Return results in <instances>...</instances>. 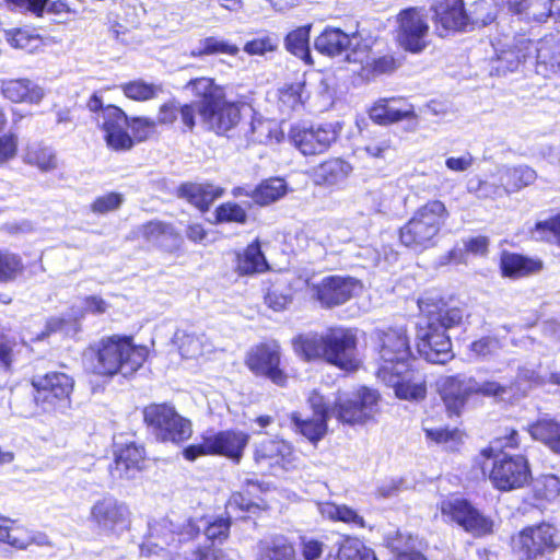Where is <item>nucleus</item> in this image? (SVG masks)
Masks as SVG:
<instances>
[{"label":"nucleus","mask_w":560,"mask_h":560,"mask_svg":"<svg viewBox=\"0 0 560 560\" xmlns=\"http://www.w3.org/2000/svg\"><path fill=\"white\" fill-rule=\"evenodd\" d=\"M179 103L168 101L159 106L158 119L149 116L128 115L120 106L103 104L98 92L86 100V108L97 114V126L106 147L114 152H129L137 144L149 141L156 133V126H172L178 119Z\"/></svg>","instance_id":"f257e3e1"},{"label":"nucleus","mask_w":560,"mask_h":560,"mask_svg":"<svg viewBox=\"0 0 560 560\" xmlns=\"http://www.w3.org/2000/svg\"><path fill=\"white\" fill-rule=\"evenodd\" d=\"M189 90L197 103L179 104L178 118L183 132H191L197 125V114L218 135H226L241 122L242 103L229 101L224 86L213 78L190 79L184 86Z\"/></svg>","instance_id":"f03ea898"},{"label":"nucleus","mask_w":560,"mask_h":560,"mask_svg":"<svg viewBox=\"0 0 560 560\" xmlns=\"http://www.w3.org/2000/svg\"><path fill=\"white\" fill-rule=\"evenodd\" d=\"M358 331L343 325L328 326L323 334H299L291 340L296 355L305 362L324 361L341 371L353 372L360 365Z\"/></svg>","instance_id":"7ed1b4c3"},{"label":"nucleus","mask_w":560,"mask_h":560,"mask_svg":"<svg viewBox=\"0 0 560 560\" xmlns=\"http://www.w3.org/2000/svg\"><path fill=\"white\" fill-rule=\"evenodd\" d=\"M459 307H448L441 302L420 306L419 322L416 325V348L428 362L445 364L454 358L452 340L447 329L462 323Z\"/></svg>","instance_id":"20e7f679"},{"label":"nucleus","mask_w":560,"mask_h":560,"mask_svg":"<svg viewBox=\"0 0 560 560\" xmlns=\"http://www.w3.org/2000/svg\"><path fill=\"white\" fill-rule=\"evenodd\" d=\"M92 373L102 378L133 376L149 358V349L136 343L133 336L112 334L88 347Z\"/></svg>","instance_id":"39448f33"},{"label":"nucleus","mask_w":560,"mask_h":560,"mask_svg":"<svg viewBox=\"0 0 560 560\" xmlns=\"http://www.w3.org/2000/svg\"><path fill=\"white\" fill-rule=\"evenodd\" d=\"M450 217L451 212L444 201L427 200L398 228L399 245L417 254L435 248L446 233Z\"/></svg>","instance_id":"423d86ee"},{"label":"nucleus","mask_w":560,"mask_h":560,"mask_svg":"<svg viewBox=\"0 0 560 560\" xmlns=\"http://www.w3.org/2000/svg\"><path fill=\"white\" fill-rule=\"evenodd\" d=\"M142 424L159 444L179 446L192 435V422L172 401H152L141 408Z\"/></svg>","instance_id":"0eeeda50"},{"label":"nucleus","mask_w":560,"mask_h":560,"mask_svg":"<svg viewBox=\"0 0 560 560\" xmlns=\"http://www.w3.org/2000/svg\"><path fill=\"white\" fill-rule=\"evenodd\" d=\"M378 366L376 376L380 380H392L399 374V368L410 371L416 361L412 352L408 329L405 326H388L374 331Z\"/></svg>","instance_id":"6e6552de"},{"label":"nucleus","mask_w":560,"mask_h":560,"mask_svg":"<svg viewBox=\"0 0 560 560\" xmlns=\"http://www.w3.org/2000/svg\"><path fill=\"white\" fill-rule=\"evenodd\" d=\"M511 545L518 560H560V523L526 525L512 537Z\"/></svg>","instance_id":"1a4fd4ad"},{"label":"nucleus","mask_w":560,"mask_h":560,"mask_svg":"<svg viewBox=\"0 0 560 560\" xmlns=\"http://www.w3.org/2000/svg\"><path fill=\"white\" fill-rule=\"evenodd\" d=\"M249 441L250 434L236 428L209 431L201 434L199 443L186 446L183 456L189 462L203 456H219L240 465Z\"/></svg>","instance_id":"9d476101"},{"label":"nucleus","mask_w":560,"mask_h":560,"mask_svg":"<svg viewBox=\"0 0 560 560\" xmlns=\"http://www.w3.org/2000/svg\"><path fill=\"white\" fill-rule=\"evenodd\" d=\"M32 401L44 413L66 409L71 405L74 378L61 371H48L30 381Z\"/></svg>","instance_id":"9b49d317"},{"label":"nucleus","mask_w":560,"mask_h":560,"mask_svg":"<svg viewBox=\"0 0 560 560\" xmlns=\"http://www.w3.org/2000/svg\"><path fill=\"white\" fill-rule=\"evenodd\" d=\"M244 365L255 377L281 388L287 387L294 376L283 363V350L277 340L252 346L244 355Z\"/></svg>","instance_id":"f8f14e48"},{"label":"nucleus","mask_w":560,"mask_h":560,"mask_svg":"<svg viewBox=\"0 0 560 560\" xmlns=\"http://www.w3.org/2000/svg\"><path fill=\"white\" fill-rule=\"evenodd\" d=\"M439 511L443 522L462 528L475 538L490 536L494 532L493 520L467 498H445L439 503Z\"/></svg>","instance_id":"ddd939ff"},{"label":"nucleus","mask_w":560,"mask_h":560,"mask_svg":"<svg viewBox=\"0 0 560 560\" xmlns=\"http://www.w3.org/2000/svg\"><path fill=\"white\" fill-rule=\"evenodd\" d=\"M485 458L491 460L488 479L500 492L522 489L532 480L529 459L523 453Z\"/></svg>","instance_id":"4468645a"},{"label":"nucleus","mask_w":560,"mask_h":560,"mask_svg":"<svg viewBox=\"0 0 560 560\" xmlns=\"http://www.w3.org/2000/svg\"><path fill=\"white\" fill-rule=\"evenodd\" d=\"M430 25L423 9L409 7L397 14L395 42L404 51L418 55L430 45Z\"/></svg>","instance_id":"2eb2a0df"},{"label":"nucleus","mask_w":560,"mask_h":560,"mask_svg":"<svg viewBox=\"0 0 560 560\" xmlns=\"http://www.w3.org/2000/svg\"><path fill=\"white\" fill-rule=\"evenodd\" d=\"M378 398L376 390L361 386L349 395H338L329 407V417L342 424H364L372 419Z\"/></svg>","instance_id":"dca6fc26"},{"label":"nucleus","mask_w":560,"mask_h":560,"mask_svg":"<svg viewBox=\"0 0 560 560\" xmlns=\"http://www.w3.org/2000/svg\"><path fill=\"white\" fill-rule=\"evenodd\" d=\"M131 515L125 502L105 495L92 504L89 521L100 533L117 536L130 529Z\"/></svg>","instance_id":"f3484780"},{"label":"nucleus","mask_w":560,"mask_h":560,"mask_svg":"<svg viewBox=\"0 0 560 560\" xmlns=\"http://www.w3.org/2000/svg\"><path fill=\"white\" fill-rule=\"evenodd\" d=\"M361 288V281L354 277L330 275L314 283L311 290L322 308L332 310L351 301Z\"/></svg>","instance_id":"a211bd4d"},{"label":"nucleus","mask_w":560,"mask_h":560,"mask_svg":"<svg viewBox=\"0 0 560 560\" xmlns=\"http://www.w3.org/2000/svg\"><path fill=\"white\" fill-rule=\"evenodd\" d=\"M338 138L330 124L295 125L289 130V140L304 156L326 153Z\"/></svg>","instance_id":"6ab92c4d"},{"label":"nucleus","mask_w":560,"mask_h":560,"mask_svg":"<svg viewBox=\"0 0 560 560\" xmlns=\"http://www.w3.org/2000/svg\"><path fill=\"white\" fill-rule=\"evenodd\" d=\"M310 405L313 417L304 418L299 411H293L289 416L290 422L294 427V431L305 438L311 444L316 446L328 431L329 406L324 401L323 397L316 395L310 398Z\"/></svg>","instance_id":"aec40b11"},{"label":"nucleus","mask_w":560,"mask_h":560,"mask_svg":"<svg viewBox=\"0 0 560 560\" xmlns=\"http://www.w3.org/2000/svg\"><path fill=\"white\" fill-rule=\"evenodd\" d=\"M431 11L434 31L439 37L462 32L469 23L464 0H435Z\"/></svg>","instance_id":"412c9836"},{"label":"nucleus","mask_w":560,"mask_h":560,"mask_svg":"<svg viewBox=\"0 0 560 560\" xmlns=\"http://www.w3.org/2000/svg\"><path fill=\"white\" fill-rule=\"evenodd\" d=\"M252 457L258 467H281L285 470L294 468L296 462L292 444L278 438L265 439L256 443L253 446Z\"/></svg>","instance_id":"4be33fe9"},{"label":"nucleus","mask_w":560,"mask_h":560,"mask_svg":"<svg viewBox=\"0 0 560 560\" xmlns=\"http://www.w3.org/2000/svg\"><path fill=\"white\" fill-rule=\"evenodd\" d=\"M113 463L109 471L117 479H132L141 472L148 462L145 446L142 443L130 441L118 445L114 450Z\"/></svg>","instance_id":"5701e85b"},{"label":"nucleus","mask_w":560,"mask_h":560,"mask_svg":"<svg viewBox=\"0 0 560 560\" xmlns=\"http://www.w3.org/2000/svg\"><path fill=\"white\" fill-rule=\"evenodd\" d=\"M436 392L450 418L459 417L474 395L472 386H469L459 374L440 378L436 383Z\"/></svg>","instance_id":"b1692460"},{"label":"nucleus","mask_w":560,"mask_h":560,"mask_svg":"<svg viewBox=\"0 0 560 560\" xmlns=\"http://www.w3.org/2000/svg\"><path fill=\"white\" fill-rule=\"evenodd\" d=\"M233 269L238 277H254L271 271V265L262 250L259 237L233 253Z\"/></svg>","instance_id":"393cba45"},{"label":"nucleus","mask_w":560,"mask_h":560,"mask_svg":"<svg viewBox=\"0 0 560 560\" xmlns=\"http://www.w3.org/2000/svg\"><path fill=\"white\" fill-rule=\"evenodd\" d=\"M266 495L267 488L261 482L246 480L238 490L231 493L228 504L236 511L258 516L270 510Z\"/></svg>","instance_id":"a878e982"},{"label":"nucleus","mask_w":560,"mask_h":560,"mask_svg":"<svg viewBox=\"0 0 560 560\" xmlns=\"http://www.w3.org/2000/svg\"><path fill=\"white\" fill-rule=\"evenodd\" d=\"M369 118L376 125L389 126L416 118L415 108L400 97H384L373 103L368 110Z\"/></svg>","instance_id":"bb28decb"},{"label":"nucleus","mask_w":560,"mask_h":560,"mask_svg":"<svg viewBox=\"0 0 560 560\" xmlns=\"http://www.w3.org/2000/svg\"><path fill=\"white\" fill-rule=\"evenodd\" d=\"M0 95L13 104H38L44 98V90L28 78L0 80Z\"/></svg>","instance_id":"cd10ccee"},{"label":"nucleus","mask_w":560,"mask_h":560,"mask_svg":"<svg viewBox=\"0 0 560 560\" xmlns=\"http://www.w3.org/2000/svg\"><path fill=\"white\" fill-rule=\"evenodd\" d=\"M223 195L224 189L211 183L184 182L176 188V196L201 213L208 212L212 203Z\"/></svg>","instance_id":"c85d7f7f"},{"label":"nucleus","mask_w":560,"mask_h":560,"mask_svg":"<svg viewBox=\"0 0 560 560\" xmlns=\"http://www.w3.org/2000/svg\"><path fill=\"white\" fill-rule=\"evenodd\" d=\"M499 269L504 278L521 279L539 273L544 269V262L538 257L502 250L500 253Z\"/></svg>","instance_id":"c756f323"},{"label":"nucleus","mask_w":560,"mask_h":560,"mask_svg":"<svg viewBox=\"0 0 560 560\" xmlns=\"http://www.w3.org/2000/svg\"><path fill=\"white\" fill-rule=\"evenodd\" d=\"M130 240H140L159 248L163 247L165 240H172L178 243L176 248H179L182 235L171 222L152 219L135 228Z\"/></svg>","instance_id":"7c9ffc66"},{"label":"nucleus","mask_w":560,"mask_h":560,"mask_svg":"<svg viewBox=\"0 0 560 560\" xmlns=\"http://www.w3.org/2000/svg\"><path fill=\"white\" fill-rule=\"evenodd\" d=\"M394 387L395 395L405 400H422L428 388L423 376L410 364V371L399 368V374L392 380H382Z\"/></svg>","instance_id":"2f4dec72"},{"label":"nucleus","mask_w":560,"mask_h":560,"mask_svg":"<svg viewBox=\"0 0 560 560\" xmlns=\"http://www.w3.org/2000/svg\"><path fill=\"white\" fill-rule=\"evenodd\" d=\"M42 542L27 527L19 521L0 513V546H8L14 550H26L32 545Z\"/></svg>","instance_id":"473e14b6"},{"label":"nucleus","mask_w":560,"mask_h":560,"mask_svg":"<svg viewBox=\"0 0 560 560\" xmlns=\"http://www.w3.org/2000/svg\"><path fill=\"white\" fill-rule=\"evenodd\" d=\"M312 27V23L300 25L289 31L283 38L285 50L291 56L300 59L306 66L314 65V59L311 52Z\"/></svg>","instance_id":"72a5a7b5"},{"label":"nucleus","mask_w":560,"mask_h":560,"mask_svg":"<svg viewBox=\"0 0 560 560\" xmlns=\"http://www.w3.org/2000/svg\"><path fill=\"white\" fill-rule=\"evenodd\" d=\"M351 46L349 34L339 27L326 26L314 39L315 49L327 57H337Z\"/></svg>","instance_id":"f704fd0d"},{"label":"nucleus","mask_w":560,"mask_h":560,"mask_svg":"<svg viewBox=\"0 0 560 560\" xmlns=\"http://www.w3.org/2000/svg\"><path fill=\"white\" fill-rule=\"evenodd\" d=\"M352 172L351 164L341 158H329L315 170V184L319 186H335L343 182Z\"/></svg>","instance_id":"c9c22d12"},{"label":"nucleus","mask_w":560,"mask_h":560,"mask_svg":"<svg viewBox=\"0 0 560 560\" xmlns=\"http://www.w3.org/2000/svg\"><path fill=\"white\" fill-rule=\"evenodd\" d=\"M294 545L284 536L276 535L257 542L256 560H295Z\"/></svg>","instance_id":"e433bc0d"},{"label":"nucleus","mask_w":560,"mask_h":560,"mask_svg":"<svg viewBox=\"0 0 560 560\" xmlns=\"http://www.w3.org/2000/svg\"><path fill=\"white\" fill-rule=\"evenodd\" d=\"M528 432L534 440L560 455V421L552 418L537 419L528 427Z\"/></svg>","instance_id":"4c0bfd02"},{"label":"nucleus","mask_w":560,"mask_h":560,"mask_svg":"<svg viewBox=\"0 0 560 560\" xmlns=\"http://www.w3.org/2000/svg\"><path fill=\"white\" fill-rule=\"evenodd\" d=\"M522 438L520 431L514 427H504L502 432L494 436L489 444L481 448L482 457H494L512 455L510 452L521 447Z\"/></svg>","instance_id":"58836bf2"},{"label":"nucleus","mask_w":560,"mask_h":560,"mask_svg":"<svg viewBox=\"0 0 560 560\" xmlns=\"http://www.w3.org/2000/svg\"><path fill=\"white\" fill-rule=\"evenodd\" d=\"M532 497L537 506L560 503V478L556 475H541L532 486Z\"/></svg>","instance_id":"ea45409f"},{"label":"nucleus","mask_w":560,"mask_h":560,"mask_svg":"<svg viewBox=\"0 0 560 560\" xmlns=\"http://www.w3.org/2000/svg\"><path fill=\"white\" fill-rule=\"evenodd\" d=\"M537 69L545 77L560 72V37L546 38L537 48Z\"/></svg>","instance_id":"a19ab883"},{"label":"nucleus","mask_w":560,"mask_h":560,"mask_svg":"<svg viewBox=\"0 0 560 560\" xmlns=\"http://www.w3.org/2000/svg\"><path fill=\"white\" fill-rule=\"evenodd\" d=\"M23 162L42 173L52 172L58 167L56 153L51 148L42 143L28 144L23 155Z\"/></svg>","instance_id":"79ce46f5"},{"label":"nucleus","mask_w":560,"mask_h":560,"mask_svg":"<svg viewBox=\"0 0 560 560\" xmlns=\"http://www.w3.org/2000/svg\"><path fill=\"white\" fill-rule=\"evenodd\" d=\"M287 191L288 186L283 178L269 177L262 179L254 188V205L259 207L269 206L282 198Z\"/></svg>","instance_id":"37998d69"},{"label":"nucleus","mask_w":560,"mask_h":560,"mask_svg":"<svg viewBox=\"0 0 560 560\" xmlns=\"http://www.w3.org/2000/svg\"><path fill=\"white\" fill-rule=\"evenodd\" d=\"M238 52L240 48L236 44L217 36H208L200 40V45L197 49L190 51V56L194 58H202L205 56L213 55H228L235 57Z\"/></svg>","instance_id":"c03bdc74"},{"label":"nucleus","mask_w":560,"mask_h":560,"mask_svg":"<svg viewBox=\"0 0 560 560\" xmlns=\"http://www.w3.org/2000/svg\"><path fill=\"white\" fill-rule=\"evenodd\" d=\"M249 221V215L245 207L236 201H224L218 205L213 212L214 224H237L245 225Z\"/></svg>","instance_id":"a18cd8bd"},{"label":"nucleus","mask_w":560,"mask_h":560,"mask_svg":"<svg viewBox=\"0 0 560 560\" xmlns=\"http://www.w3.org/2000/svg\"><path fill=\"white\" fill-rule=\"evenodd\" d=\"M323 515L331 522H341L357 528L365 527V520L347 504L327 502L322 510Z\"/></svg>","instance_id":"49530a36"},{"label":"nucleus","mask_w":560,"mask_h":560,"mask_svg":"<svg viewBox=\"0 0 560 560\" xmlns=\"http://www.w3.org/2000/svg\"><path fill=\"white\" fill-rule=\"evenodd\" d=\"M124 96L135 102H148L154 100L162 91L160 85L135 79L119 85Z\"/></svg>","instance_id":"de8ad7c7"},{"label":"nucleus","mask_w":560,"mask_h":560,"mask_svg":"<svg viewBox=\"0 0 560 560\" xmlns=\"http://www.w3.org/2000/svg\"><path fill=\"white\" fill-rule=\"evenodd\" d=\"M278 98L284 109L298 110L302 108L308 98V95L305 92V83L291 82L284 84V86L279 90Z\"/></svg>","instance_id":"09e8293b"},{"label":"nucleus","mask_w":560,"mask_h":560,"mask_svg":"<svg viewBox=\"0 0 560 560\" xmlns=\"http://www.w3.org/2000/svg\"><path fill=\"white\" fill-rule=\"evenodd\" d=\"M21 351L20 342L9 330L0 329V369L10 371Z\"/></svg>","instance_id":"8fccbe9b"},{"label":"nucleus","mask_w":560,"mask_h":560,"mask_svg":"<svg viewBox=\"0 0 560 560\" xmlns=\"http://www.w3.org/2000/svg\"><path fill=\"white\" fill-rule=\"evenodd\" d=\"M24 269L25 266L19 254L0 249V283L15 280Z\"/></svg>","instance_id":"3c124183"},{"label":"nucleus","mask_w":560,"mask_h":560,"mask_svg":"<svg viewBox=\"0 0 560 560\" xmlns=\"http://www.w3.org/2000/svg\"><path fill=\"white\" fill-rule=\"evenodd\" d=\"M278 47V36L275 34L265 33L261 36L247 40L243 47V50L249 56H264L266 54L276 52Z\"/></svg>","instance_id":"603ef678"},{"label":"nucleus","mask_w":560,"mask_h":560,"mask_svg":"<svg viewBox=\"0 0 560 560\" xmlns=\"http://www.w3.org/2000/svg\"><path fill=\"white\" fill-rule=\"evenodd\" d=\"M124 195L117 191H109L96 197L90 203L91 212L95 214H106L118 210L124 203Z\"/></svg>","instance_id":"864d4df0"},{"label":"nucleus","mask_w":560,"mask_h":560,"mask_svg":"<svg viewBox=\"0 0 560 560\" xmlns=\"http://www.w3.org/2000/svg\"><path fill=\"white\" fill-rule=\"evenodd\" d=\"M424 434L427 439L435 442L436 444H452L457 446L463 443L464 431L458 428H433V429H424Z\"/></svg>","instance_id":"5fc2aeb1"},{"label":"nucleus","mask_w":560,"mask_h":560,"mask_svg":"<svg viewBox=\"0 0 560 560\" xmlns=\"http://www.w3.org/2000/svg\"><path fill=\"white\" fill-rule=\"evenodd\" d=\"M262 299L265 305L275 312L284 311L293 301V296L290 293H287L277 288L276 283L273 282H270L269 287L264 293Z\"/></svg>","instance_id":"6e6d98bb"},{"label":"nucleus","mask_w":560,"mask_h":560,"mask_svg":"<svg viewBox=\"0 0 560 560\" xmlns=\"http://www.w3.org/2000/svg\"><path fill=\"white\" fill-rule=\"evenodd\" d=\"M232 522L229 517H217L205 528V535L213 546L215 542L222 544L230 536Z\"/></svg>","instance_id":"4d7b16f0"},{"label":"nucleus","mask_w":560,"mask_h":560,"mask_svg":"<svg viewBox=\"0 0 560 560\" xmlns=\"http://www.w3.org/2000/svg\"><path fill=\"white\" fill-rule=\"evenodd\" d=\"M399 66L400 60L398 58H396L393 54H386L373 58L370 62H368L366 69L369 73L375 77L390 74L396 71Z\"/></svg>","instance_id":"13d9d810"},{"label":"nucleus","mask_w":560,"mask_h":560,"mask_svg":"<svg viewBox=\"0 0 560 560\" xmlns=\"http://www.w3.org/2000/svg\"><path fill=\"white\" fill-rule=\"evenodd\" d=\"M364 547L358 537L343 535L337 542L339 560H357Z\"/></svg>","instance_id":"bf43d9fd"},{"label":"nucleus","mask_w":560,"mask_h":560,"mask_svg":"<svg viewBox=\"0 0 560 560\" xmlns=\"http://www.w3.org/2000/svg\"><path fill=\"white\" fill-rule=\"evenodd\" d=\"M178 351L183 359H195L202 353V342L195 334H183L178 338Z\"/></svg>","instance_id":"052dcab7"},{"label":"nucleus","mask_w":560,"mask_h":560,"mask_svg":"<svg viewBox=\"0 0 560 560\" xmlns=\"http://www.w3.org/2000/svg\"><path fill=\"white\" fill-rule=\"evenodd\" d=\"M534 231L537 232L540 240L544 241H549L551 237H555L560 246V213L545 221L536 222Z\"/></svg>","instance_id":"680f3d73"},{"label":"nucleus","mask_w":560,"mask_h":560,"mask_svg":"<svg viewBox=\"0 0 560 560\" xmlns=\"http://www.w3.org/2000/svg\"><path fill=\"white\" fill-rule=\"evenodd\" d=\"M299 549L303 560H319L324 552V542L314 537L301 536Z\"/></svg>","instance_id":"e2e57ef3"},{"label":"nucleus","mask_w":560,"mask_h":560,"mask_svg":"<svg viewBox=\"0 0 560 560\" xmlns=\"http://www.w3.org/2000/svg\"><path fill=\"white\" fill-rule=\"evenodd\" d=\"M19 150V138L13 132L0 136V166L13 160Z\"/></svg>","instance_id":"0e129e2a"},{"label":"nucleus","mask_w":560,"mask_h":560,"mask_svg":"<svg viewBox=\"0 0 560 560\" xmlns=\"http://www.w3.org/2000/svg\"><path fill=\"white\" fill-rule=\"evenodd\" d=\"M506 177L511 189L518 190L532 182L534 172L528 167H514L506 173Z\"/></svg>","instance_id":"69168bd1"},{"label":"nucleus","mask_w":560,"mask_h":560,"mask_svg":"<svg viewBox=\"0 0 560 560\" xmlns=\"http://www.w3.org/2000/svg\"><path fill=\"white\" fill-rule=\"evenodd\" d=\"M497 340L490 336H483L469 345V351L477 358H486L493 353Z\"/></svg>","instance_id":"338daca9"},{"label":"nucleus","mask_w":560,"mask_h":560,"mask_svg":"<svg viewBox=\"0 0 560 560\" xmlns=\"http://www.w3.org/2000/svg\"><path fill=\"white\" fill-rule=\"evenodd\" d=\"M389 148L390 139L384 135L380 139H369L364 145V151L372 158H382Z\"/></svg>","instance_id":"774afa93"}]
</instances>
